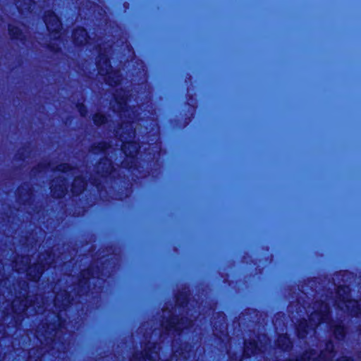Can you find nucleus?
Returning <instances> with one entry per match:
<instances>
[{"label":"nucleus","mask_w":361,"mask_h":361,"mask_svg":"<svg viewBox=\"0 0 361 361\" xmlns=\"http://www.w3.org/2000/svg\"><path fill=\"white\" fill-rule=\"evenodd\" d=\"M99 47V59L97 64L99 73L106 76L105 80L109 85H116L121 81V75L118 72L111 71V66L107 56L109 51L106 50V48H102L101 44Z\"/></svg>","instance_id":"6"},{"label":"nucleus","mask_w":361,"mask_h":361,"mask_svg":"<svg viewBox=\"0 0 361 361\" xmlns=\"http://www.w3.org/2000/svg\"><path fill=\"white\" fill-rule=\"evenodd\" d=\"M56 170L62 172H67L68 171H74V169L66 164H62L56 166Z\"/></svg>","instance_id":"24"},{"label":"nucleus","mask_w":361,"mask_h":361,"mask_svg":"<svg viewBox=\"0 0 361 361\" xmlns=\"http://www.w3.org/2000/svg\"><path fill=\"white\" fill-rule=\"evenodd\" d=\"M44 23L47 30L54 35V37H59V35H58L61 30V23L59 18L52 11H48L45 13Z\"/></svg>","instance_id":"12"},{"label":"nucleus","mask_w":361,"mask_h":361,"mask_svg":"<svg viewBox=\"0 0 361 361\" xmlns=\"http://www.w3.org/2000/svg\"><path fill=\"white\" fill-rule=\"evenodd\" d=\"M51 192L55 197L60 198L67 192V181L66 178L60 180H54L51 183Z\"/></svg>","instance_id":"14"},{"label":"nucleus","mask_w":361,"mask_h":361,"mask_svg":"<svg viewBox=\"0 0 361 361\" xmlns=\"http://www.w3.org/2000/svg\"><path fill=\"white\" fill-rule=\"evenodd\" d=\"M39 298V296H36V301H32L30 298H25V294L22 296L20 295L16 297L10 304L8 300H5L4 293L3 295L0 294L1 317L5 318L10 313L11 310L13 314H16V317H14V323L15 325H17L21 320L20 315L25 312V311L30 310V312L33 310L37 314L42 312L45 303L44 302H37Z\"/></svg>","instance_id":"3"},{"label":"nucleus","mask_w":361,"mask_h":361,"mask_svg":"<svg viewBox=\"0 0 361 361\" xmlns=\"http://www.w3.org/2000/svg\"><path fill=\"white\" fill-rule=\"evenodd\" d=\"M86 182L81 178H75L72 185V192L75 195H80L85 188Z\"/></svg>","instance_id":"17"},{"label":"nucleus","mask_w":361,"mask_h":361,"mask_svg":"<svg viewBox=\"0 0 361 361\" xmlns=\"http://www.w3.org/2000/svg\"><path fill=\"white\" fill-rule=\"evenodd\" d=\"M95 277L94 274L90 269L85 270L82 272L81 278L77 285L73 288L69 287L70 290L68 291L63 290L56 294L54 299V307L59 310V312L52 314L54 322L47 324L46 327L43 326L42 329H39L37 331V337L42 343H43L42 337H44L47 343H49L50 341L54 345L56 344V337L60 332H62L63 329L66 328L65 321L61 319V312L65 310L71 302L76 301L73 295L77 297L86 293L87 290L90 288V280Z\"/></svg>","instance_id":"1"},{"label":"nucleus","mask_w":361,"mask_h":361,"mask_svg":"<svg viewBox=\"0 0 361 361\" xmlns=\"http://www.w3.org/2000/svg\"><path fill=\"white\" fill-rule=\"evenodd\" d=\"M172 348L173 351V356L180 359L181 357L183 360L188 359L190 357L189 352L186 350L187 346L185 345L184 348H181L180 350L176 348V344L175 343L172 345Z\"/></svg>","instance_id":"19"},{"label":"nucleus","mask_w":361,"mask_h":361,"mask_svg":"<svg viewBox=\"0 0 361 361\" xmlns=\"http://www.w3.org/2000/svg\"><path fill=\"white\" fill-rule=\"evenodd\" d=\"M329 307L326 303L315 302L312 306L308 307L307 313L309 314V322L303 320L297 326V331L299 337L305 338L307 334L315 333L316 327L321 323H326L329 328L333 331L335 337L338 339H342L345 334L343 326L336 324L334 322H330L329 318Z\"/></svg>","instance_id":"2"},{"label":"nucleus","mask_w":361,"mask_h":361,"mask_svg":"<svg viewBox=\"0 0 361 361\" xmlns=\"http://www.w3.org/2000/svg\"><path fill=\"white\" fill-rule=\"evenodd\" d=\"M73 41L77 44H82L84 43L88 42L90 40V37L87 36V33L86 30L83 28L79 27L74 30L73 33Z\"/></svg>","instance_id":"15"},{"label":"nucleus","mask_w":361,"mask_h":361,"mask_svg":"<svg viewBox=\"0 0 361 361\" xmlns=\"http://www.w3.org/2000/svg\"><path fill=\"white\" fill-rule=\"evenodd\" d=\"M338 361H351V360L350 358L347 357H343L342 358V360H338Z\"/></svg>","instance_id":"27"},{"label":"nucleus","mask_w":361,"mask_h":361,"mask_svg":"<svg viewBox=\"0 0 361 361\" xmlns=\"http://www.w3.org/2000/svg\"><path fill=\"white\" fill-rule=\"evenodd\" d=\"M123 164L125 166H127L126 164V161L125 162H123Z\"/></svg>","instance_id":"32"},{"label":"nucleus","mask_w":361,"mask_h":361,"mask_svg":"<svg viewBox=\"0 0 361 361\" xmlns=\"http://www.w3.org/2000/svg\"><path fill=\"white\" fill-rule=\"evenodd\" d=\"M277 345L283 350H288L292 345L289 338L286 334H282L278 338Z\"/></svg>","instance_id":"18"},{"label":"nucleus","mask_w":361,"mask_h":361,"mask_svg":"<svg viewBox=\"0 0 361 361\" xmlns=\"http://www.w3.org/2000/svg\"><path fill=\"white\" fill-rule=\"evenodd\" d=\"M220 328H221V331H221L222 336H224L225 338L228 339V335H227V333L226 331V326L224 325V324H221Z\"/></svg>","instance_id":"26"},{"label":"nucleus","mask_w":361,"mask_h":361,"mask_svg":"<svg viewBox=\"0 0 361 361\" xmlns=\"http://www.w3.org/2000/svg\"><path fill=\"white\" fill-rule=\"evenodd\" d=\"M110 146L107 145L106 142H102L98 145L97 147H94L92 149V151L94 153H97L99 151H104L105 152Z\"/></svg>","instance_id":"23"},{"label":"nucleus","mask_w":361,"mask_h":361,"mask_svg":"<svg viewBox=\"0 0 361 361\" xmlns=\"http://www.w3.org/2000/svg\"><path fill=\"white\" fill-rule=\"evenodd\" d=\"M336 305L341 310L349 312L354 317L361 314L360 305L357 301L350 299V288L348 286H339L337 290Z\"/></svg>","instance_id":"7"},{"label":"nucleus","mask_w":361,"mask_h":361,"mask_svg":"<svg viewBox=\"0 0 361 361\" xmlns=\"http://www.w3.org/2000/svg\"><path fill=\"white\" fill-rule=\"evenodd\" d=\"M77 107H78V111L80 113V115L82 116H85V113H86V109H85V106L83 104H78L77 106Z\"/></svg>","instance_id":"25"},{"label":"nucleus","mask_w":361,"mask_h":361,"mask_svg":"<svg viewBox=\"0 0 361 361\" xmlns=\"http://www.w3.org/2000/svg\"><path fill=\"white\" fill-rule=\"evenodd\" d=\"M30 262V259L28 256L18 257L14 262L13 267L18 272L25 271L29 279L34 281L39 280L46 266H51V264L57 263L56 261L55 262L54 256L51 254L40 255L37 264H33L27 267V264Z\"/></svg>","instance_id":"4"},{"label":"nucleus","mask_w":361,"mask_h":361,"mask_svg":"<svg viewBox=\"0 0 361 361\" xmlns=\"http://www.w3.org/2000/svg\"><path fill=\"white\" fill-rule=\"evenodd\" d=\"M159 348L157 343L149 342L145 347L144 352L133 355L130 361H158Z\"/></svg>","instance_id":"9"},{"label":"nucleus","mask_w":361,"mask_h":361,"mask_svg":"<svg viewBox=\"0 0 361 361\" xmlns=\"http://www.w3.org/2000/svg\"><path fill=\"white\" fill-rule=\"evenodd\" d=\"M16 6L20 12L24 10H30L32 6V0H16Z\"/></svg>","instance_id":"20"},{"label":"nucleus","mask_w":361,"mask_h":361,"mask_svg":"<svg viewBox=\"0 0 361 361\" xmlns=\"http://www.w3.org/2000/svg\"><path fill=\"white\" fill-rule=\"evenodd\" d=\"M163 313V317H167V319L162 322L161 326L166 334H173L175 332L180 334L183 329L192 325V322L191 320L183 318L179 320L177 317H172L171 312L169 310H165Z\"/></svg>","instance_id":"8"},{"label":"nucleus","mask_w":361,"mask_h":361,"mask_svg":"<svg viewBox=\"0 0 361 361\" xmlns=\"http://www.w3.org/2000/svg\"><path fill=\"white\" fill-rule=\"evenodd\" d=\"M116 134L120 136L123 152L130 159L131 165L129 166V168H132L135 164V156L137 154L140 148L137 143L131 142V139L134 138L135 135L133 121H123Z\"/></svg>","instance_id":"5"},{"label":"nucleus","mask_w":361,"mask_h":361,"mask_svg":"<svg viewBox=\"0 0 361 361\" xmlns=\"http://www.w3.org/2000/svg\"><path fill=\"white\" fill-rule=\"evenodd\" d=\"M8 30H9L10 35L13 38L20 39L21 40L23 39V35L22 30L20 28L10 25Z\"/></svg>","instance_id":"21"},{"label":"nucleus","mask_w":361,"mask_h":361,"mask_svg":"<svg viewBox=\"0 0 361 361\" xmlns=\"http://www.w3.org/2000/svg\"><path fill=\"white\" fill-rule=\"evenodd\" d=\"M214 328H215V329H214V332H215V333H216V331H217V327H216V326H214Z\"/></svg>","instance_id":"29"},{"label":"nucleus","mask_w":361,"mask_h":361,"mask_svg":"<svg viewBox=\"0 0 361 361\" xmlns=\"http://www.w3.org/2000/svg\"><path fill=\"white\" fill-rule=\"evenodd\" d=\"M115 102L116 103V106L114 105L113 109L114 111H118L121 114V117H126L127 115L130 119H133L131 117L130 111L133 113V116H135V111L133 109H128V96L126 92L121 95L120 92H117L114 95Z\"/></svg>","instance_id":"11"},{"label":"nucleus","mask_w":361,"mask_h":361,"mask_svg":"<svg viewBox=\"0 0 361 361\" xmlns=\"http://www.w3.org/2000/svg\"><path fill=\"white\" fill-rule=\"evenodd\" d=\"M335 357L334 353V345L331 342H329L326 345L325 350H322L318 357H315V353L306 352L296 361H329Z\"/></svg>","instance_id":"10"},{"label":"nucleus","mask_w":361,"mask_h":361,"mask_svg":"<svg viewBox=\"0 0 361 361\" xmlns=\"http://www.w3.org/2000/svg\"><path fill=\"white\" fill-rule=\"evenodd\" d=\"M262 340L264 341H267L266 336H262V339L259 338V344L255 341L250 342L245 341L244 354L246 356L249 357L251 355H255L260 352H262V348H264V346L262 345Z\"/></svg>","instance_id":"13"},{"label":"nucleus","mask_w":361,"mask_h":361,"mask_svg":"<svg viewBox=\"0 0 361 361\" xmlns=\"http://www.w3.org/2000/svg\"><path fill=\"white\" fill-rule=\"evenodd\" d=\"M215 334H216L217 337H219V338L222 339V338H221V336H220L219 335H218V334H217V332H216V333H215Z\"/></svg>","instance_id":"30"},{"label":"nucleus","mask_w":361,"mask_h":361,"mask_svg":"<svg viewBox=\"0 0 361 361\" xmlns=\"http://www.w3.org/2000/svg\"><path fill=\"white\" fill-rule=\"evenodd\" d=\"M215 334H216L217 337H219V338L222 339V338H221V336H220L219 335H218V334H217V332H216V333H215Z\"/></svg>","instance_id":"31"},{"label":"nucleus","mask_w":361,"mask_h":361,"mask_svg":"<svg viewBox=\"0 0 361 361\" xmlns=\"http://www.w3.org/2000/svg\"><path fill=\"white\" fill-rule=\"evenodd\" d=\"M97 169L98 173H100L102 176H106L108 174H111L114 167L111 162L109 159H105L98 164Z\"/></svg>","instance_id":"16"},{"label":"nucleus","mask_w":361,"mask_h":361,"mask_svg":"<svg viewBox=\"0 0 361 361\" xmlns=\"http://www.w3.org/2000/svg\"><path fill=\"white\" fill-rule=\"evenodd\" d=\"M220 317H221V321H223L224 322V321H225L224 317L223 315H221Z\"/></svg>","instance_id":"28"},{"label":"nucleus","mask_w":361,"mask_h":361,"mask_svg":"<svg viewBox=\"0 0 361 361\" xmlns=\"http://www.w3.org/2000/svg\"><path fill=\"white\" fill-rule=\"evenodd\" d=\"M93 121L96 125H101L105 123L106 118L101 114H97L94 115Z\"/></svg>","instance_id":"22"}]
</instances>
